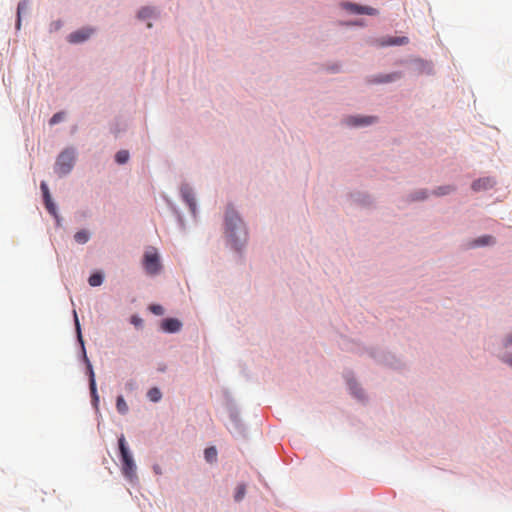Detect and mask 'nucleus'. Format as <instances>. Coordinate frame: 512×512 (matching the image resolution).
Wrapping results in <instances>:
<instances>
[{"mask_svg": "<svg viewBox=\"0 0 512 512\" xmlns=\"http://www.w3.org/2000/svg\"><path fill=\"white\" fill-rule=\"evenodd\" d=\"M427 197L426 193L424 191H420L417 193V196L414 198L415 200H423Z\"/></svg>", "mask_w": 512, "mask_h": 512, "instance_id": "obj_30", "label": "nucleus"}, {"mask_svg": "<svg viewBox=\"0 0 512 512\" xmlns=\"http://www.w3.org/2000/svg\"><path fill=\"white\" fill-rule=\"evenodd\" d=\"M181 322L175 318L164 319L161 323V328L169 333H174L180 330Z\"/></svg>", "mask_w": 512, "mask_h": 512, "instance_id": "obj_8", "label": "nucleus"}, {"mask_svg": "<svg viewBox=\"0 0 512 512\" xmlns=\"http://www.w3.org/2000/svg\"><path fill=\"white\" fill-rule=\"evenodd\" d=\"M149 309L155 315H163L164 314V308L161 305H151Z\"/></svg>", "mask_w": 512, "mask_h": 512, "instance_id": "obj_26", "label": "nucleus"}, {"mask_svg": "<svg viewBox=\"0 0 512 512\" xmlns=\"http://www.w3.org/2000/svg\"><path fill=\"white\" fill-rule=\"evenodd\" d=\"M375 117H349L347 119V124L352 126H362L369 125L373 123Z\"/></svg>", "mask_w": 512, "mask_h": 512, "instance_id": "obj_11", "label": "nucleus"}, {"mask_svg": "<svg viewBox=\"0 0 512 512\" xmlns=\"http://www.w3.org/2000/svg\"><path fill=\"white\" fill-rule=\"evenodd\" d=\"M353 393H354V394H355V396H356V397H358V398H361V397H362V394H361V391H360V390H359V391H354Z\"/></svg>", "mask_w": 512, "mask_h": 512, "instance_id": "obj_33", "label": "nucleus"}, {"mask_svg": "<svg viewBox=\"0 0 512 512\" xmlns=\"http://www.w3.org/2000/svg\"><path fill=\"white\" fill-rule=\"evenodd\" d=\"M495 181L491 177L480 178L472 183V189L476 192L491 189Z\"/></svg>", "mask_w": 512, "mask_h": 512, "instance_id": "obj_7", "label": "nucleus"}, {"mask_svg": "<svg viewBox=\"0 0 512 512\" xmlns=\"http://www.w3.org/2000/svg\"><path fill=\"white\" fill-rule=\"evenodd\" d=\"M152 14H153V10L151 8L145 7L139 11L138 17L140 19H146V18L150 17Z\"/></svg>", "mask_w": 512, "mask_h": 512, "instance_id": "obj_24", "label": "nucleus"}, {"mask_svg": "<svg viewBox=\"0 0 512 512\" xmlns=\"http://www.w3.org/2000/svg\"><path fill=\"white\" fill-rule=\"evenodd\" d=\"M115 160L118 164H125L129 160V152L127 150L118 151Z\"/></svg>", "mask_w": 512, "mask_h": 512, "instance_id": "obj_15", "label": "nucleus"}, {"mask_svg": "<svg viewBox=\"0 0 512 512\" xmlns=\"http://www.w3.org/2000/svg\"><path fill=\"white\" fill-rule=\"evenodd\" d=\"M74 239L79 244H85L89 240V233L85 230H81L75 233Z\"/></svg>", "mask_w": 512, "mask_h": 512, "instance_id": "obj_13", "label": "nucleus"}, {"mask_svg": "<svg viewBox=\"0 0 512 512\" xmlns=\"http://www.w3.org/2000/svg\"><path fill=\"white\" fill-rule=\"evenodd\" d=\"M409 42L407 37H387L377 40L379 46L405 45Z\"/></svg>", "mask_w": 512, "mask_h": 512, "instance_id": "obj_9", "label": "nucleus"}, {"mask_svg": "<svg viewBox=\"0 0 512 512\" xmlns=\"http://www.w3.org/2000/svg\"><path fill=\"white\" fill-rule=\"evenodd\" d=\"M74 316H75V325H76V330H77L78 338L82 342V336H81V331H80V324H79L76 312H74Z\"/></svg>", "mask_w": 512, "mask_h": 512, "instance_id": "obj_29", "label": "nucleus"}, {"mask_svg": "<svg viewBox=\"0 0 512 512\" xmlns=\"http://www.w3.org/2000/svg\"><path fill=\"white\" fill-rule=\"evenodd\" d=\"M245 493H246V487L244 484H240L237 486L236 488V493H235V500L236 501H240L243 499V497L245 496Z\"/></svg>", "mask_w": 512, "mask_h": 512, "instance_id": "obj_22", "label": "nucleus"}, {"mask_svg": "<svg viewBox=\"0 0 512 512\" xmlns=\"http://www.w3.org/2000/svg\"><path fill=\"white\" fill-rule=\"evenodd\" d=\"M343 7L346 10L356 14L375 15L377 13V10L372 7L360 6L353 3H345Z\"/></svg>", "mask_w": 512, "mask_h": 512, "instance_id": "obj_6", "label": "nucleus"}, {"mask_svg": "<svg viewBox=\"0 0 512 512\" xmlns=\"http://www.w3.org/2000/svg\"><path fill=\"white\" fill-rule=\"evenodd\" d=\"M401 75L399 73H393V74H390V75H386L384 79H382L381 81L383 82H390V81H393L395 79H398L400 78Z\"/></svg>", "mask_w": 512, "mask_h": 512, "instance_id": "obj_28", "label": "nucleus"}, {"mask_svg": "<svg viewBox=\"0 0 512 512\" xmlns=\"http://www.w3.org/2000/svg\"><path fill=\"white\" fill-rule=\"evenodd\" d=\"M204 455H205V459L212 463L214 461H216V458H217V450L215 447H209V448H206L205 451H204Z\"/></svg>", "mask_w": 512, "mask_h": 512, "instance_id": "obj_14", "label": "nucleus"}, {"mask_svg": "<svg viewBox=\"0 0 512 512\" xmlns=\"http://www.w3.org/2000/svg\"><path fill=\"white\" fill-rule=\"evenodd\" d=\"M181 194L185 202L188 204L190 210L195 213L196 203L194 199L193 192L188 187H183L181 189Z\"/></svg>", "mask_w": 512, "mask_h": 512, "instance_id": "obj_10", "label": "nucleus"}, {"mask_svg": "<svg viewBox=\"0 0 512 512\" xmlns=\"http://www.w3.org/2000/svg\"><path fill=\"white\" fill-rule=\"evenodd\" d=\"M64 118V113L63 112H58L56 114H54L52 116V118L50 119V124L51 125H54V124H57L58 122H60L62 119Z\"/></svg>", "mask_w": 512, "mask_h": 512, "instance_id": "obj_25", "label": "nucleus"}, {"mask_svg": "<svg viewBox=\"0 0 512 512\" xmlns=\"http://www.w3.org/2000/svg\"><path fill=\"white\" fill-rule=\"evenodd\" d=\"M27 7H28V2L26 0H23L18 4V7H17V28L18 29L20 28V25H21V13L24 10H26Z\"/></svg>", "mask_w": 512, "mask_h": 512, "instance_id": "obj_18", "label": "nucleus"}, {"mask_svg": "<svg viewBox=\"0 0 512 512\" xmlns=\"http://www.w3.org/2000/svg\"><path fill=\"white\" fill-rule=\"evenodd\" d=\"M116 408L119 413L125 414L128 411V405L125 402L123 396H118L116 400Z\"/></svg>", "mask_w": 512, "mask_h": 512, "instance_id": "obj_17", "label": "nucleus"}, {"mask_svg": "<svg viewBox=\"0 0 512 512\" xmlns=\"http://www.w3.org/2000/svg\"><path fill=\"white\" fill-rule=\"evenodd\" d=\"M143 266L147 274L156 275L161 270L159 255L154 248L147 250L144 254Z\"/></svg>", "mask_w": 512, "mask_h": 512, "instance_id": "obj_4", "label": "nucleus"}, {"mask_svg": "<svg viewBox=\"0 0 512 512\" xmlns=\"http://www.w3.org/2000/svg\"><path fill=\"white\" fill-rule=\"evenodd\" d=\"M505 361L512 366V355L508 356Z\"/></svg>", "mask_w": 512, "mask_h": 512, "instance_id": "obj_32", "label": "nucleus"}, {"mask_svg": "<svg viewBox=\"0 0 512 512\" xmlns=\"http://www.w3.org/2000/svg\"><path fill=\"white\" fill-rule=\"evenodd\" d=\"M453 190H454V187H452V186H441V187H438L434 193L438 196H442V195L449 194Z\"/></svg>", "mask_w": 512, "mask_h": 512, "instance_id": "obj_23", "label": "nucleus"}, {"mask_svg": "<svg viewBox=\"0 0 512 512\" xmlns=\"http://www.w3.org/2000/svg\"><path fill=\"white\" fill-rule=\"evenodd\" d=\"M226 234L237 244L245 240L246 231L244 225L233 209H228L225 214Z\"/></svg>", "mask_w": 512, "mask_h": 512, "instance_id": "obj_1", "label": "nucleus"}, {"mask_svg": "<svg viewBox=\"0 0 512 512\" xmlns=\"http://www.w3.org/2000/svg\"><path fill=\"white\" fill-rule=\"evenodd\" d=\"M140 322H141V320H140V319H138V318H136V317H133V318H132V323H133V324L137 325V324H139Z\"/></svg>", "mask_w": 512, "mask_h": 512, "instance_id": "obj_31", "label": "nucleus"}, {"mask_svg": "<svg viewBox=\"0 0 512 512\" xmlns=\"http://www.w3.org/2000/svg\"><path fill=\"white\" fill-rule=\"evenodd\" d=\"M154 470H155L156 473H160L158 467H154Z\"/></svg>", "mask_w": 512, "mask_h": 512, "instance_id": "obj_35", "label": "nucleus"}, {"mask_svg": "<svg viewBox=\"0 0 512 512\" xmlns=\"http://www.w3.org/2000/svg\"><path fill=\"white\" fill-rule=\"evenodd\" d=\"M44 203H45V207L49 211V213L52 214L53 216L57 217V209H56V206H55L54 202L52 201L51 197L44 198Z\"/></svg>", "mask_w": 512, "mask_h": 512, "instance_id": "obj_20", "label": "nucleus"}, {"mask_svg": "<svg viewBox=\"0 0 512 512\" xmlns=\"http://www.w3.org/2000/svg\"><path fill=\"white\" fill-rule=\"evenodd\" d=\"M147 396L152 402H158L162 394L158 388L154 387L148 391Z\"/></svg>", "mask_w": 512, "mask_h": 512, "instance_id": "obj_19", "label": "nucleus"}, {"mask_svg": "<svg viewBox=\"0 0 512 512\" xmlns=\"http://www.w3.org/2000/svg\"><path fill=\"white\" fill-rule=\"evenodd\" d=\"M88 369H89V374H90L89 386H90L91 395H92L93 400L95 402H97L98 394H97V389H96L95 375H94L92 366L90 364L88 365Z\"/></svg>", "mask_w": 512, "mask_h": 512, "instance_id": "obj_12", "label": "nucleus"}, {"mask_svg": "<svg viewBox=\"0 0 512 512\" xmlns=\"http://www.w3.org/2000/svg\"><path fill=\"white\" fill-rule=\"evenodd\" d=\"M118 445L122 459V473L129 481L132 482L137 479L136 464L129 451L124 435L119 437Z\"/></svg>", "mask_w": 512, "mask_h": 512, "instance_id": "obj_2", "label": "nucleus"}, {"mask_svg": "<svg viewBox=\"0 0 512 512\" xmlns=\"http://www.w3.org/2000/svg\"><path fill=\"white\" fill-rule=\"evenodd\" d=\"M509 344H512V335L507 339Z\"/></svg>", "mask_w": 512, "mask_h": 512, "instance_id": "obj_34", "label": "nucleus"}, {"mask_svg": "<svg viewBox=\"0 0 512 512\" xmlns=\"http://www.w3.org/2000/svg\"><path fill=\"white\" fill-rule=\"evenodd\" d=\"M92 33H93V29L83 28V29H80L78 31L71 33L68 36V41L70 43H80V42L87 40L91 36Z\"/></svg>", "mask_w": 512, "mask_h": 512, "instance_id": "obj_5", "label": "nucleus"}, {"mask_svg": "<svg viewBox=\"0 0 512 512\" xmlns=\"http://www.w3.org/2000/svg\"><path fill=\"white\" fill-rule=\"evenodd\" d=\"M88 282L92 287L100 286L103 282V276L100 273H94L89 277Z\"/></svg>", "mask_w": 512, "mask_h": 512, "instance_id": "obj_16", "label": "nucleus"}, {"mask_svg": "<svg viewBox=\"0 0 512 512\" xmlns=\"http://www.w3.org/2000/svg\"><path fill=\"white\" fill-rule=\"evenodd\" d=\"M493 242H494V240H493V238L491 236H483V237H480V238L476 239L474 241V244L476 246H483V245H488V244L493 243Z\"/></svg>", "mask_w": 512, "mask_h": 512, "instance_id": "obj_21", "label": "nucleus"}, {"mask_svg": "<svg viewBox=\"0 0 512 512\" xmlns=\"http://www.w3.org/2000/svg\"><path fill=\"white\" fill-rule=\"evenodd\" d=\"M75 161V153L73 150H65L63 151L57 158L55 171L60 176L68 174L74 165Z\"/></svg>", "mask_w": 512, "mask_h": 512, "instance_id": "obj_3", "label": "nucleus"}, {"mask_svg": "<svg viewBox=\"0 0 512 512\" xmlns=\"http://www.w3.org/2000/svg\"><path fill=\"white\" fill-rule=\"evenodd\" d=\"M40 188H41V191L43 193V198H49L51 197L50 195V192H49V189H48V186L46 184V182H41V185H40Z\"/></svg>", "mask_w": 512, "mask_h": 512, "instance_id": "obj_27", "label": "nucleus"}]
</instances>
